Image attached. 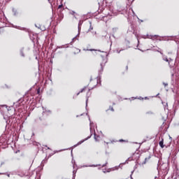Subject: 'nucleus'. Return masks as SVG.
I'll return each instance as SVG.
<instances>
[{
    "label": "nucleus",
    "mask_w": 179,
    "mask_h": 179,
    "mask_svg": "<svg viewBox=\"0 0 179 179\" xmlns=\"http://www.w3.org/2000/svg\"><path fill=\"white\" fill-rule=\"evenodd\" d=\"M162 59L163 61H166V62H168L170 68H174V66H176V62H174V60L171 58H167V56H163Z\"/></svg>",
    "instance_id": "f257e3e1"
},
{
    "label": "nucleus",
    "mask_w": 179,
    "mask_h": 179,
    "mask_svg": "<svg viewBox=\"0 0 179 179\" xmlns=\"http://www.w3.org/2000/svg\"><path fill=\"white\" fill-rule=\"evenodd\" d=\"M90 136H87L85 139L79 141L76 145H74L75 148H76V146H79V145H82V143H83V142H85V141L90 139V138H92V136H93V128L90 127Z\"/></svg>",
    "instance_id": "f03ea898"
},
{
    "label": "nucleus",
    "mask_w": 179,
    "mask_h": 179,
    "mask_svg": "<svg viewBox=\"0 0 179 179\" xmlns=\"http://www.w3.org/2000/svg\"><path fill=\"white\" fill-rule=\"evenodd\" d=\"M100 66H101V69L99 70V78L103 74V71H104V66H106V62L105 63H103V62L101 63Z\"/></svg>",
    "instance_id": "7ed1b4c3"
},
{
    "label": "nucleus",
    "mask_w": 179,
    "mask_h": 179,
    "mask_svg": "<svg viewBox=\"0 0 179 179\" xmlns=\"http://www.w3.org/2000/svg\"><path fill=\"white\" fill-rule=\"evenodd\" d=\"M128 33H132L133 34H134V36H138V33H136V31H135V27L134 26V24H131V29H128L127 30Z\"/></svg>",
    "instance_id": "20e7f679"
},
{
    "label": "nucleus",
    "mask_w": 179,
    "mask_h": 179,
    "mask_svg": "<svg viewBox=\"0 0 179 179\" xmlns=\"http://www.w3.org/2000/svg\"><path fill=\"white\" fill-rule=\"evenodd\" d=\"M94 139L96 142H99L100 141V136L96 134V131L94 129Z\"/></svg>",
    "instance_id": "39448f33"
},
{
    "label": "nucleus",
    "mask_w": 179,
    "mask_h": 179,
    "mask_svg": "<svg viewBox=\"0 0 179 179\" xmlns=\"http://www.w3.org/2000/svg\"><path fill=\"white\" fill-rule=\"evenodd\" d=\"M151 158H152V155L149 154L148 156L145 158V160L144 162H142V164H146V163H148V162H149V160H150Z\"/></svg>",
    "instance_id": "423d86ee"
},
{
    "label": "nucleus",
    "mask_w": 179,
    "mask_h": 179,
    "mask_svg": "<svg viewBox=\"0 0 179 179\" xmlns=\"http://www.w3.org/2000/svg\"><path fill=\"white\" fill-rule=\"evenodd\" d=\"M23 103V99H20L17 102L14 103L15 107H20V104Z\"/></svg>",
    "instance_id": "0eeeda50"
},
{
    "label": "nucleus",
    "mask_w": 179,
    "mask_h": 179,
    "mask_svg": "<svg viewBox=\"0 0 179 179\" xmlns=\"http://www.w3.org/2000/svg\"><path fill=\"white\" fill-rule=\"evenodd\" d=\"M164 140L163 138H162V140L159 141V146L163 149L164 148Z\"/></svg>",
    "instance_id": "6e6552de"
},
{
    "label": "nucleus",
    "mask_w": 179,
    "mask_h": 179,
    "mask_svg": "<svg viewBox=\"0 0 179 179\" xmlns=\"http://www.w3.org/2000/svg\"><path fill=\"white\" fill-rule=\"evenodd\" d=\"M162 104L164 105V110H169V103L166 102H162Z\"/></svg>",
    "instance_id": "1a4fd4ad"
},
{
    "label": "nucleus",
    "mask_w": 179,
    "mask_h": 179,
    "mask_svg": "<svg viewBox=\"0 0 179 179\" xmlns=\"http://www.w3.org/2000/svg\"><path fill=\"white\" fill-rule=\"evenodd\" d=\"M82 24H83V21L82 20H80L79 22H78V31H80V26H82Z\"/></svg>",
    "instance_id": "9d476101"
},
{
    "label": "nucleus",
    "mask_w": 179,
    "mask_h": 179,
    "mask_svg": "<svg viewBox=\"0 0 179 179\" xmlns=\"http://www.w3.org/2000/svg\"><path fill=\"white\" fill-rule=\"evenodd\" d=\"M71 163L73 164V169H75V167H78V165L76 164L75 159H72Z\"/></svg>",
    "instance_id": "9b49d317"
},
{
    "label": "nucleus",
    "mask_w": 179,
    "mask_h": 179,
    "mask_svg": "<svg viewBox=\"0 0 179 179\" xmlns=\"http://www.w3.org/2000/svg\"><path fill=\"white\" fill-rule=\"evenodd\" d=\"M24 50V48H22L20 49V55L21 57H24V52H23Z\"/></svg>",
    "instance_id": "f8f14e48"
},
{
    "label": "nucleus",
    "mask_w": 179,
    "mask_h": 179,
    "mask_svg": "<svg viewBox=\"0 0 179 179\" xmlns=\"http://www.w3.org/2000/svg\"><path fill=\"white\" fill-rule=\"evenodd\" d=\"M85 90H86V87H84L79 92H78L77 96H79V94H80V93H83V92H85Z\"/></svg>",
    "instance_id": "ddd939ff"
},
{
    "label": "nucleus",
    "mask_w": 179,
    "mask_h": 179,
    "mask_svg": "<svg viewBox=\"0 0 179 179\" xmlns=\"http://www.w3.org/2000/svg\"><path fill=\"white\" fill-rule=\"evenodd\" d=\"M90 22V29H88V31H92L93 30V26L92 25V21H89Z\"/></svg>",
    "instance_id": "4468645a"
},
{
    "label": "nucleus",
    "mask_w": 179,
    "mask_h": 179,
    "mask_svg": "<svg viewBox=\"0 0 179 179\" xmlns=\"http://www.w3.org/2000/svg\"><path fill=\"white\" fill-rule=\"evenodd\" d=\"M178 106H179V101H176L175 102V103L173 104V107H175V108H177V107H178Z\"/></svg>",
    "instance_id": "2eb2a0df"
},
{
    "label": "nucleus",
    "mask_w": 179,
    "mask_h": 179,
    "mask_svg": "<svg viewBox=\"0 0 179 179\" xmlns=\"http://www.w3.org/2000/svg\"><path fill=\"white\" fill-rule=\"evenodd\" d=\"M12 10L14 14V16H16V15H17V10H16L15 8H13Z\"/></svg>",
    "instance_id": "dca6fc26"
},
{
    "label": "nucleus",
    "mask_w": 179,
    "mask_h": 179,
    "mask_svg": "<svg viewBox=\"0 0 179 179\" xmlns=\"http://www.w3.org/2000/svg\"><path fill=\"white\" fill-rule=\"evenodd\" d=\"M131 160H133V158L131 157H129V158L126 160V162L124 163V164L128 163V162H131Z\"/></svg>",
    "instance_id": "f3484780"
},
{
    "label": "nucleus",
    "mask_w": 179,
    "mask_h": 179,
    "mask_svg": "<svg viewBox=\"0 0 179 179\" xmlns=\"http://www.w3.org/2000/svg\"><path fill=\"white\" fill-rule=\"evenodd\" d=\"M89 120H90V128H93L94 123H93V122H92L90 120V117H89Z\"/></svg>",
    "instance_id": "a211bd4d"
},
{
    "label": "nucleus",
    "mask_w": 179,
    "mask_h": 179,
    "mask_svg": "<svg viewBox=\"0 0 179 179\" xmlns=\"http://www.w3.org/2000/svg\"><path fill=\"white\" fill-rule=\"evenodd\" d=\"M75 177H76V171L73 170V179H75Z\"/></svg>",
    "instance_id": "6ab92c4d"
},
{
    "label": "nucleus",
    "mask_w": 179,
    "mask_h": 179,
    "mask_svg": "<svg viewBox=\"0 0 179 179\" xmlns=\"http://www.w3.org/2000/svg\"><path fill=\"white\" fill-rule=\"evenodd\" d=\"M85 167H97V165L85 166Z\"/></svg>",
    "instance_id": "aec40b11"
},
{
    "label": "nucleus",
    "mask_w": 179,
    "mask_h": 179,
    "mask_svg": "<svg viewBox=\"0 0 179 179\" xmlns=\"http://www.w3.org/2000/svg\"><path fill=\"white\" fill-rule=\"evenodd\" d=\"M29 179H36V176L35 175H32L29 177Z\"/></svg>",
    "instance_id": "412c9836"
},
{
    "label": "nucleus",
    "mask_w": 179,
    "mask_h": 179,
    "mask_svg": "<svg viewBox=\"0 0 179 179\" xmlns=\"http://www.w3.org/2000/svg\"><path fill=\"white\" fill-rule=\"evenodd\" d=\"M108 110H111L112 111H114V108L112 106H109V109L106 110V111H108Z\"/></svg>",
    "instance_id": "4be33fe9"
},
{
    "label": "nucleus",
    "mask_w": 179,
    "mask_h": 179,
    "mask_svg": "<svg viewBox=\"0 0 179 179\" xmlns=\"http://www.w3.org/2000/svg\"><path fill=\"white\" fill-rule=\"evenodd\" d=\"M70 13L71 15H73V16H75V15L76 14V13L73 10H72Z\"/></svg>",
    "instance_id": "5701e85b"
},
{
    "label": "nucleus",
    "mask_w": 179,
    "mask_h": 179,
    "mask_svg": "<svg viewBox=\"0 0 179 179\" xmlns=\"http://www.w3.org/2000/svg\"><path fill=\"white\" fill-rule=\"evenodd\" d=\"M64 6V5L63 4H60V5H59V6H58V9H62V7Z\"/></svg>",
    "instance_id": "b1692460"
},
{
    "label": "nucleus",
    "mask_w": 179,
    "mask_h": 179,
    "mask_svg": "<svg viewBox=\"0 0 179 179\" xmlns=\"http://www.w3.org/2000/svg\"><path fill=\"white\" fill-rule=\"evenodd\" d=\"M57 48H65V45L57 46Z\"/></svg>",
    "instance_id": "393cba45"
},
{
    "label": "nucleus",
    "mask_w": 179,
    "mask_h": 179,
    "mask_svg": "<svg viewBox=\"0 0 179 179\" xmlns=\"http://www.w3.org/2000/svg\"><path fill=\"white\" fill-rule=\"evenodd\" d=\"M59 17H60L62 19H64V14H62V13H60V15H59Z\"/></svg>",
    "instance_id": "a878e982"
},
{
    "label": "nucleus",
    "mask_w": 179,
    "mask_h": 179,
    "mask_svg": "<svg viewBox=\"0 0 179 179\" xmlns=\"http://www.w3.org/2000/svg\"><path fill=\"white\" fill-rule=\"evenodd\" d=\"M163 85H164L165 87H166V86H169V84L166 83H163Z\"/></svg>",
    "instance_id": "bb28decb"
},
{
    "label": "nucleus",
    "mask_w": 179,
    "mask_h": 179,
    "mask_svg": "<svg viewBox=\"0 0 179 179\" xmlns=\"http://www.w3.org/2000/svg\"><path fill=\"white\" fill-rule=\"evenodd\" d=\"M147 37H148V38H150V37H153V36L152 35L149 36V34H147Z\"/></svg>",
    "instance_id": "cd10ccee"
},
{
    "label": "nucleus",
    "mask_w": 179,
    "mask_h": 179,
    "mask_svg": "<svg viewBox=\"0 0 179 179\" xmlns=\"http://www.w3.org/2000/svg\"><path fill=\"white\" fill-rule=\"evenodd\" d=\"M87 101H89V98H87L86 100V107H87Z\"/></svg>",
    "instance_id": "c85d7f7f"
},
{
    "label": "nucleus",
    "mask_w": 179,
    "mask_h": 179,
    "mask_svg": "<svg viewBox=\"0 0 179 179\" xmlns=\"http://www.w3.org/2000/svg\"><path fill=\"white\" fill-rule=\"evenodd\" d=\"M49 3H52V0H48Z\"/></svg>",
    "instance_id": "c756f323"
},
{
    "label": "nucleus",
    "mask_w": 179,
    "mask_h": 179,
    "mask_svg": "<svg viewBox=\"0 0 179 179\" xmlns=\"http://www.w3.org/2000/svg\"><path fill=\"white\" fill-rule=\"evenodd\" d=\"M132 24L130 25V28H129V30H132Z\"/></svg>",
    "instance_id": "7c9ffc66"
},
{
    "label": "nucleus",
    "mask_w": 179,
    "mask_h": 179,
    "mask_svg": "<svg viewBox=\"0 0 179 179\" xmlns=\"http://www.w3.org/2000/svg\"><path fill=\"white\" fill-rule=\"evenodd\" d=\"M107 164V162H106L105 164L102 165V167H106V165Z\"/></svg>",
    "instance_id": "2f4dec72"
},
{
    "label": "nucleus",
    "mask_w": 179,
    "mask_h": 179,
    "mask_svg": "<svg viewBox=\"0 0 179 179\" xmlns=\"http://www.w3.org/2000/svg\"><path fill=\"white\" fill-rule=\"evenodd\" d=\"M117 54H120L121 52V50H117Z\"/></svg>",
    "instance_id": "473e14b6"
},
{
    "label": "nucleus",
    "mask_w": 179,
    "mask_h": 179,
    "mask_svg": "<svg viewBox=\"0 0 179 179\" xmlns=\"http://www.w3.org/2000/svg\"><path fill=\"white\" fill-rule=\"evenodd\" d=\"M119 142H124V140H123V139H120V140L119 141Z\"/></svg>",
    "instance_id": "72a5a7b5"
},
{
    "label": "nucleus",
    "mask_w": 179,
    "mask_h": 179,
    "mask_svg": "<svg viewBox=\"0 0 179 179\" xmlns=\"http://www.w3.org/2000/svg\"><path fill=\"white\" fill-rule=\"evenodd\" d=\"M6 175H7L8 177H10V174L9 173H6Z\"/></svg>",
    "instance_id": "f704fd0d"
},
{
    "label": "nucleus",
    "mask_w": 179,
    "mask_h": 179,
    "mask_svg": "<svg viewBox=\"0 0 179 179\" xmlns=\"http://www.w3.org/2000/svg\"><path fill=\"white\" fill-rule=\"evenodd\" d=\"M75 38H76V36H75L74 38H73L72 41H73V40H75Z\"/></svg>",
    "instance_id": "c9c22d12"
},
{
    "label": "nucleus",
    "mask_w": 179,
    "mask_h": 179,
    "mask_svg": "<svg viewBox=\"0 0 179 179\" xmlns=\"http://www.w3.org/2000/svg\"><path fill=\"white\" fill-rule=\"evenodd\" d=\"M154 37H159V36H157V35H155V36H154Z\"/></svg>",
    "instance_id": "e433bc0d"
},
{
    "label": "nucleus",
    "mask_w": 179,
    "mask_h": 179,
    "mask_svg": "<svg viewBox=\"0 0 179 179\" xmlns=\"http://www.w3.org/2000/svg\"><path fill=\"white\" fill-rule=\"evenodd\" d=\"M165 40H166L167 41H169V40H170V38H166Z\"/></svg>",
    "instance_id": "4c0bfd02"
},
{
    "label": "nucleus",
    "mask_w": 179,
    "mask_h": 179,
    "mask_svg": "<svg viewBox=\"0 0 179 179\" xmlns=\"http://www.w3.org/2000/svg\"><path fill=\"white\" fill-rule=\"evenodd\" d=\"M48 149L49 150H51V148H50L49 147H48Z\"/></svg>",
    "instance_id": "58836bf2"
},
{
    "label": "nucleus",
    "mask_w": 179,
    "mask_h": 179,
    "mask_svg": "<svg viewBox=\"0 0 179 179\" xmlns=\"http://www.w3.org/2000/svg\"><path fill=\"white\" fill-rule=\"evenodd\" d=\"M171 76H172V77L174 76V73H172V74H171Z\"/></svg>",
    "instance_id": "ea45409f"
},
{
    "label": "nucleus",
    "mask_w": 179,
    "mask_h": 179,
    "mask_svg": "<svg viewBox=\"0 0 179 179\" xmlns=\"http://www.w3.org/2000/svg\"><path fill=\"white\" fill-rule=\"evenodd\" d=\"M126 69H128V66H126Z\"/></svg>",
    "instance_id": "a19ab883"
},
{
    "label": "nucleus",
    "mask_w": 179,
    "mask_h": 179,
    "mask_svg": "<svg viewBox=\"0 0 179 179\" xmlns=\"http://www.w3.org/2000/svg\"><path fill=\"white\" fill-rule=\"evenodd\" d=\"M160 54H162V55H163V53L162 52H160Z\"/></svg>",
    "instance_id": "79ce46f5"
},
{
    "label": "nucleus",
    "mask_w": 179,
    "mask_h": 179,
    "mask_svg": "<svg viewBox=\"0 0 179 179\" xmlns=\"http://www.w3.org/2000/svg\"><path fill=\"white\" fill-rule=\"evenodd\" d=\"M38 93H40V90H38Z\"/></svg>",
    "instance_id": "37998d69"
},
{
    "label": "nucleus",
    "mask_w": 179,
    "mask_h": 179,
    "mask_svg": "<svg viewBox=\"0 0 179 179\" xmlns=\"http://www.w3.org/2000/svg\"><path fill=\"white\" fill-rule=\"evenodd\" d=\"M34 133L32 134V136H34Z\"/></svg>",
    "instance_id": "c03bdc74"
},
{
    "label": "nucleus",
    "mask_w": 179,
    "mask_h": 179,
    "mask_svg": "<svg viewBox=\"0 0 179 179\" xmlns=\"http://www.w3.org/2000/svg\"><path fill=\"white\" fill-rule=\"evenodd\" d=\"M43 146H45V148H48L47 145H43Z\"/></svg>",
    "instance_id": "a18cd8bd"
},
{
    "label": "nucleus",
    "mask_w": 179,
    "mask_h": 179,
    "mask_svg": "<svg viewBox=\"0 0 179 179\" xmlns=\"http://www.w3.org/2000/svg\"><path fill=\"white\" fill-rule=\"evenodd\" d=\"M164 124V122L163 123V124L162 125V127H163Z\"/></svg>",
    "instance_id": "49530a36"
},
{
    "label": "nucleus",
    "mask_w": 179,
    "mask_h": 179,
    "mask_svg": "<svg viewBox=\"0 0 179 179\" xmlns=\"http://www.w3.org/2000/svg\"><path fill=\"white\" fill-rule=\"evenodd\" d=\"M164 124V122L163 123V124L162 125V127H163Z\"/></svg>",
    "instance_id": "de8ad7c7"
},
{
    "label": "nucleus",
    "mask_w": 179,
    "mask_h": 179,
    "mask_svg": "<svg viewBox=\"0 0 179 179\" xmlns=\"http://www.w3.org/2000/svg\"><path fill=\"white\" fill-rule=\"evenodd\" d=\"M164 124V122L163 123V124L162 125V127H163Z\"/></svg>",
    "instance_id": "09e8293b"
},
{
    "label": "nucleus",
    "mask_w": 179,
    "mask_h": 179,
    "mask_svg": "<svg viewBox=\"0 0 179 179\" xmlns=\"http://www.w3.org/2000/svg\"><path fill=\"white\" fill-rule=\"evenodd\" d=\"M66 48H68V46H66Z\"/></svg>",
    "instance_id": "8fccbe9b"
},
{
    "label": "nucleus",
    "mask_w": 179,
    "mask_h": 179,
    "mask_svg": "<svg viewBox=\"0 0 179 179\" xmlns=\"http://www.w3.org/2000/svg\"><path fill=\"white\" fill-rule=\"evenodd\" d=\"M141 22H143V20H141Z\"/></svg>",
    "instance_id": "3c124183"
},
{
    "label": "nucleus",
    "mask_w": 179,
    "mask_h": 179,
    "mask_svg": "<svg viewBox=\"0 0 179 179\" xmlns=\"http://www.w3.org/2000/svg\"><path fill=\"white\" fill-rule=\"evenodd\" d=\"M71 156H72V150H71Z\"/></svg>",
    "instance_id": "603ef678"
},
{
    "label": "nucleus",
    "mask_w": 179,
    "mask_h": 179,
    "mask_svg": "<svg viewBox=\"0 0 179 179\" xmlns=\"http://www.w3.org/2000/svg\"><path fill=\"white\" fill-rule=\"evenodd\" d=\"M90 89L89 90V92H90Z\"/></svg>",
    "instance_id": "864d4df0"
}]
</instances>
